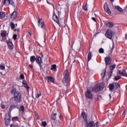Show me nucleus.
<instances>
[{"label": "nucleus", "instance_id": "nucleus-5", "mask_svg": "<svg viewBox=\"0 0 127 127\" xmlns=\"http://www.w3.org/2000/svg\"><path fill=\"white\" fill-rule=\"evenodd\" d=\"M10 117H11V114L9 113H7L5 115V116L4 118L5 126H8L9 125V124H10Z\"/></svg>", "mask_w": 127, "mask_h": 127}, {"label": "nucleus", "instance_id": "nucleus-37", "mask_svg": "<svg viewBox=\"0 0 127 127\" xmlns=\"http://www.w3.org/2000/svg\"><path fill=\"white\" fill-rule=\"evenodd\" d=\"M19 111H21V112H24V106L23 105L20 106Z\"/></svg>", "mask_w": 127, "mask_h": 127}, {"label": "nucleus", "instance_id": "nucleus-3", "mask_svg": "<svg viewBox=\"0 0 127 127\" xmlns=\"http://www.w3.org/2000/svg\"><path fill=\"white\" fill-rule=\"evenodd\" d=\"M104 89V84L101 83L100 84H96L93 88L92 92H95V93H98L100 92L101 90Z\"/></svg>", "mask_w": 127, "mask_h": 127}, {"label": "nucleus", "instance_id": "nucleus-27", "mask_svg": "<svg viewBox=\"0 0 127 127\" xmlns=\"http://www.w3.org/2000/svg\"><path fill=\"white\" fill-rule=\"evenodd\" d=\"M115 8L116 9H118V11H120V12H124V10L120 7V6H116Z\"/></svg>", "mask_w": 127, "mask_h": 127}, {"label": "nucleus", "instance_id": "nucleus-6", "mask_svg": "<svg viewBox=\"0 0 127 127\" xmlns=\"http://www.w3.org/2000/svg\"><path fill=\"white\" fill-rule=\"evenodd\" d=\"M114 34V31L111 29H107L105 33V36L109 39H112L113 38V35Z\"/></svg>", "mask_w": 127, "mask_h": 127}, {"label": "nucleus", "instance_id": "nucleus-54", "mask_svg": "<svg viewBox=\"0 0 127 127\" xmlns=\"http://www.w3.org/2000/svg\"><path fill=\"white\" fill-rule=\"evenodd\" d=\"M28 34H29L31 37L32 36V35L30 32H28Z\"/></svg>", "mask_w": 127, "mask_h": 127}, {"label": "nucleus", "instance_id": "nucleus-58", "mask_svg": "<svg viewBox=\"0 0 127 127\" xmlns=\"http://www.w3.org/2000/svg\"><path fill=\"white\" fill-rule=\"evenodd\" d=\"M58 12H59V14H61V12H60V11H59Z\"/></svg>", "mask_w": 127, "mask_h": 127}, {"label": "nucleus", "instance_id": "nucleus-19", "mask_svg": "<svg viewBox=\"0 0 127 127\" xmlns=\"http://www.w3.org/2000/svg\"><path fill=\"white\" fill-rule=\"evenodd\" d=\"M14 109H19V107L17 105H12L9 108V112H11V111L14 110Z\"/></svg>", "mask_w": 127, "mask_h": 127}, {"label": "nucleus", "instance_id": "nucleus-52", "mask_svg": "<svg viewBox=\"0 0 127 127\" xmlns=\"http://www.w3.org/2000/svg\"><path fill=\"white\" fill-rule=\"evenodd\" d=\"M72 63H74V62H76V60L75 59V58H73V60L71 61Z\"/></svg>", "mask_w": 127, "mask_h": 127}, {"label": "nucleus", "instance_id": "nucleus-62", "mask_svg": "<svg viewBox=\"0 0 127 127\" xmlns=\"http://www.w3.org/2000/svg\"><path fill=\"white\" fill-rule=\"evenodd\" d=\"M59 126V125H58V126Z\"/></svg>", "mask_w": 127, "mask_h": 127}, {"label": "nucleus", "instance_id": "nucleus-39", "mask_svg": "<svg viewBox=\"0 0 127 127\" xmlns=\"http://www.w3.org/2000/svg\"><path fill=\"white\" fill-rule=\"evenodd\" d=\"M12 121L13 122H14V121H18V117H13V118L12 119Z\"/></svg>", "mask_w": 127, "mask_h": 127}, {"label": "nucleus", "instance_id": "nucleus-57", "mask_svg": "<svg viewBox=\"0 0 127 127\" xmlns=\"http://www.w3.org/2000/svg\"><path fill=\"white\" fill-rule=\"evenodd\" d=\"M109 97H110V99H112V96L111 95V94H109Z\"/></svg>", "mask_w": 127, "mask_h": 127}, {"label": "nucleus", "instance_id": "nucleus-8", "mask_svg": "<svg viewBox=\"0 0 127 127\" xmlns=\"http://www.w3.org/2000/svg\"><path fill=\"white\" fill-rule=\"evenodd\" d=\"M36 62L40 66V69L42 68V64H43V62L42 61V59L40 56H36Z\"/></svg>", "mask_w": 127, "mask_h": 127}, {"label": "nucleus", "instance_id": "nucleus-50", "mask_svg": "<svg viewBox=\"0 0 127 127\" xmlns=\"http://www.w3.org/2000/svg\"><path fill=\"white\" fill-rule=\"evenodd\" d=\"M91 19L93 20V21H94L95 22H96V21H97V20H96V18L95 17H92Z\"/></svg>", "mask_w": 127, "mask_h": 127}, {"label": "nucleus", "instance_id": "nucleus-35", "mask_svg": "<svg viewBox=\"0 0 127 127\" xmlns=\"http://www.w3.org/2000/svg\"><path fill=\"white\" fill-rule=\"evenodd\" d=\"M41 91H39V93H38L36 95V98H37V99H38V98H39V97H40L41 96Z\"/></svg>", "mask_w": 127, "mask_h": 127}, {"label": "nucleus", "instance_id": "nucleus-24", "mask_svg": "<svg viewBox=\"0 0 127 127\" xmlns=\"http://www.w3.org/2000/svg\"><path fill=\"white\" fill-rule=\"evenodd\" d=\"M4 17H5V12H0V19H2V18H4Z\"/></svg>", "mask_w": 127, "mask_h": 127}, {"label": "nucleus", "instance_id": "nucleus-18", "mask_svg": "<svg viewBox=\"0 0 127 127\" xmlns=\"http://www.w3.org/2000/svg\"><path fill=\"white\" fill-rule=\"evenodd\" d=\"M118 72L120 75H121V76H127V72L125 70H118Z\"/></svg>", "mask_w": 127, "mask_h": 127}, {"label": "nucleus", "instance_id": "nucleus-34", "mask_svg": "<svg viewBox=\"0 0 127 127\" xmlns=\"http://www.w3.org/2000/svg\"><path fill=\"white\" fill-rule=\"evenodd\" d=\"M101 75L102 76V78H104V77L106 76V69H104L103 70L102 73H101Z\"/></svg>", "mask_w": 127, "mask_h": 127}, {"label": "nucleus", "instance_id": "nucleus-48", "mask_svg": "<svg viewBox=\"0 0 127 127\" xmlns=\"http://www.w3.org/2000/svg\"><path fill=\"white\" fill-rule=\"evenodd\" d=\"M96 101H98L99 100V96L98 95H95L94 97Z\"/></svg>", "mask_w": 127, "mask_h": 127}, {"label": "nucleus", "instance_id": "nucleus-26", "mask_svg": "<svg viewBox=\"0 0 127 127\" xmlns=\"http://www.w3.org/2000/svg\"><path fill=\"white\" fill-rule=\"evenodd\" d=\"M109 88L110 91H113L115 89V85L114 83H111L109 84Z\"/></svg>", "mask_w": 127, "mask_h": 127}, {"label": "nucleus", "instance_id": "nucleus-44", "mask_svg": "<svg viewBox=\"0 0 127 127\" xmlns=\"http://www.w3.org/2000/svg\"><path fill=\"white\" fill-rule=\"evenodd\" d=\"M16 38H17V35L14 34L13 35V39H14V40H16Z\"/></svg>", "mask_w": 127, "mask_h": 127}, {"label": "nucleus", "instance_id": "nucleus-60", "mask_svg": "<svg viewBox=\"0 0 127 127\" xmlns=\"http://www.w3.org/2000/svg\"><path fill=\"white\" fill-rule=\"evenodd\" d=\"M112 2H114V0H110Z\"/></svg>", "mask_w": 127, "mask_h": 127}, {"label": "nucleus", "instance_id": "nucleus-43", "mask_svg": "<svg viewBox=\"0 0 127 127\" xmlns=\"http://www.w3.org/2000/svg\"><path fill=\"white\" fill-rule=\"evenodd\" d=\"M9 0V5L11 4L12 5V4H14V2H13V0Z\"/></svg>", "mask_w": 127, "mask_h": 127}, {"label": "nucleus", "instance_id": "nucleus-22", "mask_svg": "<svg viewBox=\"0 0 127 127\" xmlns=\"http://www.w3.org/2000/svg\"><path fill=\"white\" fill-rule=\"evenodd\" d=\"M56 116H57V113H53L51 117L52 120H53V121H56V119H57Z\"/></svg>", "mask_w": 127, "mask_h": 127}, {"label": "nucleus", "instance_id": "nucleus-1", "mask_svg": "<svg viewBox=\"0 0 127 127\" xmlns=\"http://www.w3.org/2000/svg\"><path fill=\"white\" fill-rule=\"evenodd\" d=\"M64 78H63L62 82L64 86H68L69 83L70 82V79H69V71L67 69H65L64 72Z\"/></svg>", "mask_w": 127, "mask_h": 127}, {"label": "nucleus", "instance_id": "nucleus-40", "mask_svg": "<svg viewBox=\"0 0 127 127\" xmlns=\"http://www.w3.org/2000/svg\"><path fill=\"white\" fill-rule=\"evenodd\" d=\"M42 126L43 127H46V126H47V123L46 122H42Z\"/></svg>", "mask_w": 127, "mask_h": 127}, {"label": "nucleus", "instance_id": "nucleus-61", "mask_svg": "<svg viewBox=\"0 0 127 127\" xmlns=\"http://www.w3.org/2000/svg\"><path fill=\"white\" fill-rule=\"evenodd\" d=\"M127 34L126 35V36H127Z\"/></svg>", "mask_w": 127, "mask_h": 127}, {"label": "nucleus", "instance_id": "nucleus-4", "mask_svg": "<svg viewBox=\"0 0 127 127\" xmlns=\"http://www.w3.org/2000/svg\"><path fill=\"white\" fill-rule=\"evenodd\" d=\"M99 127V122H96L95 123H94V121H85V125L84 127Z\"/></svg>", "mask_w": 127, "mask_h": 127}, {"label": "nucleus", "instance_id": "nucleus-16", "mask_svg": "<svg viewBox=\"0 0 127 127\" xmlns=\"http://www.w3.org/2000/svg\"><path fill=\"white\" fill-rule=\"evenodd\" d=\"M47 80H48V82H50L51 83H55L54 78L52 76H48L47 77Z\"/></svg>", "mask_w": 127, "mask_h": 127}, {"label": "nucleus", "instance_id": "nucleus-12", "mask_svg": "<svg viewBox=\"0 0 127 127\" xmlns=\"http://www.w3.org/2000/svg\"><path fill=\"white\" fill-rule=\"evenodd\" d=\"M17 17V12L14 11L10 15V18L12 20H14Z\"/></svg>", "mask_w": 127, "mask_h": 127}, {"label": "nucleus", "instance_id": "nucleus-2", "mask_svg": "<svg viewBox=\"0 0 127 127\" xmlns=\"http://www.w3.org/2000/svg\"><path fill=\"white\" fill-rule=\"evenodd\" d=\"M12 99L17 104L21 103L22 102V95H21V93L20 92H16Z\"/></svg>", "mask_w": 127, "mask_h": 127}, {"label": "nucleus", "instance_id": "nucleus-51", "mask_svg": "<svg viewBox=\"0 0 127 127\" xmlns=\"http://www.w3.org/2000/svg\"><path fill=\"white\" fill-rule=\"evenodd\" d=\"M1 109H3V110H4V109H5V106L3 105L1 106Z\"/></svg>", "mask_w": 127, "mask_h": 127}, {"label": "nucleus", "instance_id": "nucleus-36", "mask_svg": "<svg viewBox=\"0 0 127 127\" xmlns=\"http://www.w3.org/2000/svg\"><path fill=\"white\" fill-rule=\"evenodd\" d=\"M110 70H114L116 68V64H114L113 65L110 66Z\"/></svg>", "mask_w": 127, "mask_h": 127}, {"label": "nucleus", "instance_id": "nucleus-9", "mask_svg": "<svg viewBox=\"0 0 127 127\" xmlns=\"http://www.w3.org/2000/svg\"><path fill=\"white\" fill-rule=\"evenodd\" d=\"M6 34H7L6 31L5 30L1 31L0 36L2 38V40H1V41H4V40L6 39Z\"/></svg>", "mask_w": 127, "mask_h": 127}, {"label": "nucleus", "instance_id": "nucleus-11", "mask_svg": "<svg viewBox=\"0 0 127 127\" xmlns=\"http://www.w3.org/2000/svg\"><path fill=\"white\" fill-rule=\"evenodd\" d=\"M104 60L106 66L110 65L112 63V59L109 57L105 58Z\"/></svg>", "mask_w": 127, "mask_h": 127}, {"label": "nucleus", "instance_id": "nucleus-20", "mask_svg": "<svg viewBox=\"0 0 127 127\" xmlns=\"http://www.w3.org/2000/svg\"><path fill=\"white\" fill-rule=\"evenodd\" d=\"M17 92H19L18 91H16V88H15L14 87H12V89L10 91L11 95H15V93H17Z\"/></svg>", "mask_w": 127, "mask_h": 127}, {"label": "nucleus", "instance_id": "nucleus-32", "mask_svg": "<svg viewBox=\"0 0 127 127\" xmlns=\"http://www.w3.org/2000/svg\"><path fill=\"white\" fill-rule=\"evenodd\" d=\"M9 0H4L3 1V4H6V5H9Z\"/></svg>", "mask_w": 127, "mask_h": 127}, {"label": "nucleus", "instance_id": "nucleus-29", "mask_svg": "<svg viewBox=\"0 0 127 127\" xmlns=\"http://www.w3.org/2000/svg\"><path fill=\"white\" fill-rule=\"evenodd\" d=\"M92 59V52H89L88 55L87 61H90Z\"/></svg>", "mask_w": 127, "mask_h": 127}, {"label": "nucleus", "instance_id": "nucleus-47", "mask_svg": "<svg viewBox=\"0 0 127 127\" xmlns=\"http://www.w3.org/2000/svg\"><path fill=\"white\" fill-rule=\"evenodd\" d=\"M47 3H48L49 4H51V5H52L53 7H54V4H53V3H52L50 2L49 1H48V0H47Z\"/></svg>", "mask_w": 127, "mask_h": 127}, {"label": "nucleus", "instance_id": "nucleus-31", "mask_svg": "<svg viewBox=\"0 0 127 127\" xmlns=\"http://www.w3.org/2000/svg\"><path fill=\"white\" fill-rule=\"evenodd\" d=\"M10 26L11 28V29H14L15 28V24L13 23V22H11L10 23Z\"/></svg>", "mask_w": 127, "mask_h": 127}, {"label": "nucleus", "instance_id": "nucleus-56", "mask_svg": "<svg viewBox=\"0 0 127 127\" xmlns=\"http://www.w3.org/2000/svg\"><path fill=\"white\" fill-rule=\"evenodd\" d=\"M16 30H17V31L18 32H19V28L17 29Z\"/></svg>", "mask_w": 127, "mask_h": 127}, {"label": "nucleus", "instance_id": "nucleus-55", "mask_svg": "<svg viewBox=\"0 0 127 127\" xmlns=\"http://www.w3.org/2000/svg\"><path fill=\"white\" fill-rule=\"evenodd\" d=\"M29 67H30V68H32L33 67V65L32 64H29Z\"/></svg>", "mask_w": 127, "mask_h": 127}, {"label": "nucleus", "instance_id": "nucleus-38", "mask_svg": "<svg viewBox=\"0 0 127 127\" xmlns=\"http://www.w3.org/2000/svg\"><path fill=\"white\" fill-rule=\"evenodd\" d=\"M109 77H112L113 76V70H110L108 73Z\"/></svg>", "mask_w": 127, "mask_h": 127}, {"label": "nucleus", "instance_id": "nucleus-33", "mask_svg": "<svg viewBox=\"0 0 127 127\" xmlns=\"http://www.w3.org/2000/svg\"><path fill=\"white\" fill-rule=\"evenodd\" d=\"M82 9H83V10H85V11H88V7H87V4L82 6Z\"/></svg>", "mask_w": 127, "mask_h": 127}, {"label": "nucleus", "instance_id": "nucleus-53", "mask_svg": "<svg viewBox=\"0 0 127 127\" xmlns=\"http://www.w3.org/2000/svg\"><path fill=\"white\" fill-rule=\"evenodd\" d=\"M10 127H16V126L15 125H13V124H11L10 125Z\"/></svg>", "mask_w": 127, "mask_h": 127}, {"label": "nucleus", "instance_id": "nucleus-14", "mask_svg": "<svg viewBox=\"0 0 127 127\" xmlns=\"http://www.w3.org/2000/svg\"><path fill=\"white\" fill-rule=\"evenodd\" d=\"M38 19V26L41 27V28H43V27H44V23L43 22V21L40 18H39Z\"/></svg>", "mask_w": 127, "mask_h": 127}, {"label": "nucleus", "instance_id": "nucleus-59", "mask_svg": "<svg viewBox=\"0 0 127 127\" xmlns=\"http://www.w3.org/2000/svg\"><path fill=\"white\" fill-rule=\"evenodd\" d=\"M80 47L78 48V49H77L78 51H80Z\"/></svg>", "mask_w": 127, "mask_h": 127}, {"label": "nucleus", "instance_id": "nucleus-30", "mask_svg": "<svg viewBox=\"0 0 127 127\" xmlns=\"http://www.w3.org/2000/svg\"><path fill=\"white\" fill-rule=\"evenodd\" d=\"M56 66V64L52 65L51 70H52L53 71H56V70L57 69Z\"/></svg>", "mask_w": 127, "mask_h": 127}, {"label": "nucleus", "instance_id": "nucleus-25", "mask_svg": "<svg viewBox=\"0 0 127 127\" xmlns=\"http://www.w3.org/2000/svg\"><path fill=\"white\" fill-rule=\"evenodd\" d=\"M113 84L114 85L115 90H117V89H119V88H120V84H119V83L114 82Z\"/></svg>", "mask_w": 127, "mask_h": 127}, {"label": "nucleus", "instance_id": "nucleus-23", "mask_svg": "<svg viewBox=\"0 0 127 127\" xmlns=\"http://www.w3.org/2000/svg\"><path fill=\"white\" fill-rule=\"evenodd\" d=\"M82 116L83 117V120L85 121V122H87V114H86L85 112H82Z\"/></svg>", "mask_w": 127, "mask_h": 127}, {"label": "nucleus", "instance_id": "nucleus-17", "mask_svg": "<svg viewBox=\"0 0 127 127\" xmlns=\"http://www.w3.org/2000/svg\"><path fill=\"white\" fill-rule=\"evenodd\" d=\"M22 84H23V87L26 88V89H27L28 90H29V86H28V85L27 84V82H26V81H25V80H23Z\"/></svg>", "mask_w": 127, "mask_h": 127}, {"label": "nucleus", "instance_id": "nucleus-45", "mask_svg": "<svg viewBox=\"0 0 127 127\" xmlns=\"http://www.w3.org/2000/svg\"><path fill=\"white\" fill-rule=\"evenodd\" d=\"M120 79H121L120 76H118L115 77V80H116V81H118V80H120Z\"/></svg>", "mask_w": 127, "mask_h": 127}, {"label": "nucleus", "instance_id": "nucleus-21", "mask_svg": "<svg viewBox=\"0 0 127 127\" xmlns=\"http://www.w3.org/2000/svg\"><path fill=\"white\" fill-rule=\"evenodd\" d=\"M114 25H115V24H114V23H113L112 22H109L107 23L106 24V26H107V27H109V28H113Z\"/></svg>", "mask_w": 127, "mask_h": 127}, {"label": "nucleus", "instance_id": "nucleus-42", "mask_svg": "<svg viewBox=\"0 0 127 127\" xmlns=\"http://www.w3.org/2000/svg\"><path fill=\"white\" fill-rule=\"evenodd\" d=\"M5 69V67L4 65H2L1 64L0 65V70H4Z\"/></svg>", "mask_w": 127, "mask_h": 127}, {"label": "nucleus", "instance_id": "nucleus-10", "mask_svg": "<svg viewBox=\"0 0 127 127\" xmlns=\"http://www.w3.org/2000/svg\"><path fill=\"white\" fill-rule=\"evenodd\" d=\"M6 43L8 45L9 49H10V50L13 49V44H12V41H11V39H9L8 41H6Z\"/></svg>", "mask_w": 127, "mask_h": 127}, {"label": "nucleus", "instance_id": "nucleus-49", "mask_svg": "<svg viewBox=\"0 0 127 127\" xmlns=\"http://www.w3.org/2000/svg\"><path fill=\"white\" fill-rule=\"evenodd\" d=\"M60 119L61 121H63V116H62V115H60Z\"/></svg>", "mask_w": 127, "mask_h": 127}, {"label": "nucleus", "instance_id": "nucleus-41", "mask_svg": "<svg viewBox=\"0 0 127 127\" xmlns=\"http://www.w3.org/2000/svg\"><path fill=\"white\" fill-rule=\"evenodd\" d=\"M104 49H103V48H100V49H99V53H101V54L104 53Z\"/></svg>", "mask_w": 127, "mask_h": 127}, {"label": "nucleus", "instance_id": "nucleus-15", "mask_svg": "<svg viewBox=\"0 0 127 127\" xmlns=\"http://www.w3.org/2000/svg\"><path fill=\"white\" fill-rule=\"evenodd\" d=\"M104 8L106 12L108 13V14H111V13H112V12H111V10H110V9L108 7V4L105 3L104 5Z\"/></svg>", "mask_w": 127, "mask_h": 127}, {"label": "nucleus", "instance_id": "nucleus-28", "mask_svg": "<svg viewBox=\"0 0 127 127\" xmlns=\"http://www.w3.org/2000/svg\"><path fill=\"white\" fill-rule=\"evenodd\" d=\"M30 61L31 63H33L34 61H36V58H35V56H32L30 57Z\"/></svg>", "mask_w": 127, "mask_h": 127}, {"label": "nucleus", "instance_id": "nucleus-13", "mask_svg": "<svg viewBox=\"0 0 127 127\" xmlns=\"http://www.w3.org/2000/svg\"><path fill=\"white\" fill-rule=\"evenodd\" d=\"M53 18L54 21H55L58 24H59V26H60V21H59V18L56 15H53Z\"/></svg>", "mask_w": 127, "mask_h": 127}, {"label": "nucleus", "instance_id": "nucleus-46", "mask_svg": "<svg viewBox=\"0 0 127 127\" xmlns=\"http://www.w3.org/2000/svg\"><path fill=\"white\" fill-rule=\"evenodd\" d=\"M20 79H21L22 80H23V79H24V75L23 74H21L20 75Z\"/></svg>", "mask_w": 127, "mask_h": 127}, {"label": "nucleus", "instance_id": "nucleus-7", "mask_svg": "<svg viewBox=\"0 0 127 127\" xmlns=\"http://www.w3.org/2000/svg\"><path fill=\"white\" fill-rule=\"evenodd\" d=\"M85 96L86 98L90 99V100H93V93H92V91L89 88H88L86 92H85Z\"/></svg>", "mask_w": 127, "mask_h": 127}]
</instances>
